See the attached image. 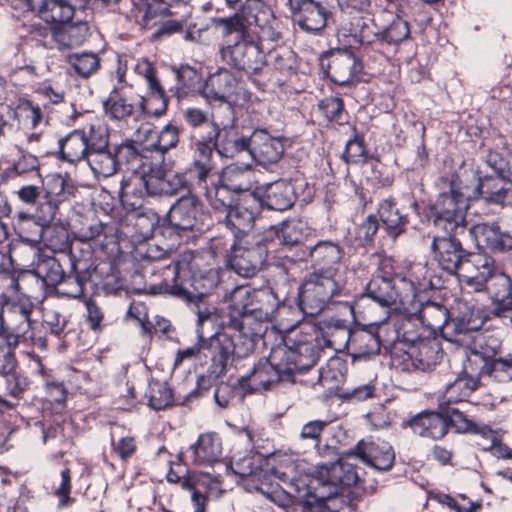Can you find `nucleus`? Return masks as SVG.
I'll return each mask as SVG.
<instances>
[{"label": "nucleus", "instance_id": "nucleus-38", "mask_svg": "<svg viewBox=\"0 0 512 512\" xmlns=\"http://www.w3.org/2000/svg\"><path fill=\"white\" fill-rule=\"evenodd\" d=\"M409 425L414 432L421 437L441 439L447 434V419L436 412L420 413L411 419Z\"/></svg>", "mask_w": 512, "mask_h": 512}, {"label": "nucleus", "instance_id": "nucleus-62", "mask_svg": "<svg viewBox=\"0 0 512 512\" xmlns=\"http://www.w3.org/2000/svg\"><path fill=\"white\" fill-rule=\"evenodd\" d=\"M179 97L188 94L200 83V75L190 66H181L177 71Z\"/></svg>", "mask_w": 512, "mask_h": 512}, {"label": "nucleus", "instance_id": "nucleus-64", "mask_svg": "<svg viewBox=\"0 0 512 512\" xmlns=\"http://www.w3.org/2000/svg\"><path fill=\"white\" fill-rule=\"evenodd\" d=\"M43 322L52 334L60 337L67 325V319L64 315L55 309H45Z\"/></svg>", "mask_w": 512, "mask_h": 512}, {"label": "nucleus", "instance_id": "nucleus-49", "mask_svg": "<svg viewBox=\"0 0 512 512\" xmlns=\"http://www.w3.org/2000/svg\"><path fill=\"white\" fill-rule=\"evenodd\" d=\"M477 382L468 376L457 377L449 383L444 392V398L448 403H458L466 400L476 389Z\"/></svg>", "mask_w": 512, "mask_h": 512}, {"label": "nucleus", "instance_id": "nucleus-2", "mask_svg": "<svg viewBox=\"0 0 512 512\" xmlns=\"http://www.w3.org/2000/svg\"><path fill=\"white\" fill-rule=\"evenodd\" d=\"M501 182L492 175L481 180L472 170L453 174L449 182V191L439 194L432 206L434 225L447 234L463 233L466 229L469 199L482 196L490 203L503 204L508 189L503 185L498 186Z\"/></svg>", "mask_w": 512, "mask_h": 512}, {"label": "nucleus", "instance_id": "nucleus-15", "mask_svg": "<svg viewBox=\"0 0 512 512\" xmlns=\"http://www.w3.org/2000/svg\"><path fill=\"white\" fill-rule=\"evenodd\" d=\"M347 457L356 456L366 465L378 471H388L395 461L392 446L385 441L361 440L354 449L346 453Z\"/></svg>", "mask_w": 512, "mask_h": 512}, {"label": "nucleus", "instance_id": "nucleus-26", "mask_svg": "<svg viewBox=\"0 0 512 512\" xmlns=\"http://www.w3.org/2000/svg\"><path fill=\"white\" fill-rule=\"evenodd\" d=\"M405 339L412 343L409 355L416 369L429 371L440 361L441 348L435 339H417L407 336Z\"/></svg>", "mask_w": 512, "mask_h": 512}, {"label": "nucleus", "instance_id": "nucleus-14", "mask_svg": "<svg viewBox=\"0 0 512 512\" xmlns=\"http://www.w3.org/2000/svg\"><path fill=\"white\" fill-rule=\"evenodd\" d=\"M261 208L262 202L256 194L249 193L244 195L225 214V224L236 238L248 235L254 227Z\"/></svg>", "mask_w": 512, "mask_h": 512}, {"label": "nucleus", "instance_id": "nucleus-8", "mask_svg": "<svg viewBox=\"0 0 512 512\" xmlns=\"http://www.w3.org/2000/svg\"><path fill=\"white\" fill-rule=\"evenodd\" d=\"M271 243L264 235H254L233 249L231 268L244 278L253 277L264 264Z\"/></svg>", "mask_w": 512, "mask_h": 512}, {"label": "nucleus", "instance_id": "nucleus-51", "mask_svg": "<svg viewBox=\"0 0 512 512\" xmlns=\"http://www.w3.org/2000/svg\"><path fill=\"white\" fill-rule=\"evenodd\" d=\"M343 157L349 164H363L369 166L372 170L378 167V163L376 161L368 160L363 139L358 136H355L347 142Z\"/></svg>", "mask_w": 512, "mask_h": 512}, {"label": "nucleus", "instance_id": "nucleus-32", "mask_svg": "<svg viewBox=\"0 0 512 512\" xmlns=\"http://www.w3.org/2000/svg\"><path fill=\"white\" fill-rule=\"evenodd\" d=\"M85 129H76L59 140L60 159L71 164L87 161L91 150Z\"/></svg>", "mask_w": 512, "mask_h": 512}, {"label": "nucleus", "instance_id": "nucleus-60", "mask_svg": "<svg viewBox=\"0 0 512 512\" xmlns=\"http://www.w3.org/2000/svg\"><path fill=\"white\" fill-rule=\"evenodd\" d=\"M217 25L222 28V34L226 37L236 33L239 39L246 38L248 25L242 15L235 14L228 18H220L217 20Z\"/></svg>", "mask_w": 512, "mask_h": 512}, {"label": "nucleus", "instance_id": "nucleus-63", "mask_svg": "<svg viewBox=\"0 0 512 512\" xmlns=\"http://www.w3.org/2000/svg\"><path fill=\"white\" fill-rule=\"evenodd\" d=\"M179 142V132L175 126L167 125L159 131L156 152L163 156L169 149L176 147Z\"/></svg>", "mask_w": 512, "mask_h": 512}, {"label": "nucleus", "instance_id": "nucleus-44", "mask_svg": "<svg viewBox=\"0 0 512 512\" xmlns=\"http://www.w3.org/2000/svg\"><path fill=\"white\" fill-rule=\"evenodd\" d=\"M140 105V116L145 114L148 116L159 117L165 113L168 100L165 90L162 86L148 90L146 96H141L138 100Z\"/></svg>", "mask_w": 512, "mask_h": 512}, {"label": "nucleus", "instance_id": "nucleus-11", "mask_svg": "<svg viewBox=\"0 0 512 512\" xmlns=\"http://www.w3.org/2000/svg\"><path fill=\"white\" fill-rule=\"evenodd\" d=\"M241 15L248 26L258 28L260 41L277 42L281 38V23L262 0H245Z\"/></svg>", "mask_w": 512, "mask_h": 512}, {"label": "nucleus", "instance_id": "nucleus-13", "mask_svg": "<svg viewBox=\"0 0 512 512\" xmlns=\"http://www.w3.org/2000/svg\"><path fill=\"white\" fill-rule=\"evenodd\" d=\"M478 245L493 252L512 250V219L501 217L494 222L479 223L471 229Z\"/></svg>", "mask_w": 512, "mask_h": 512}, {"label": "nucleus", "instance_id": "nucleus-6", "mask_svg": "<svg viewBox=\"0 0 512 512\" xmlns=\"http://www.w3.org/2000/svg\"><path fill=\"white\" fill-rule=\"evenodd\" d=\"M206 327L213 328L207 324L202 329V336L197 332L199 339L202 341L204 350H207L211 356L213 363L218 366V372L222 373L226 366L236 356L242 358L250 354L255 347L257 340L235 325L231 319L223 325L220 331L205 339Z\"/></svg>", "mask_w": 512, "mask_h": 512}, {"label": "nucleus", "instance_id": "nucleus-7", "mask_svg": "<svg viewBox=\"0 0 512 512\" xmlns=\"http://www.w3.org/2000/svg\"><path fill=\"white\" fill-rule=\"evenodd\" d=\"M349 292L338 275L332 270L309 273L299 289V307L304 314L315 316L329 304L342 303Z\"/></svg>", "mask_w": 512, "mask_h": 512}, {"label": "nucleus", "instance_id": "nucleus-42", "mask_svg": "<svg viewBox=\"0 0 512 512\" xmlns=\"http://www.w3.org/2000/svg\"><path fill=\"white\" fill-rule=\"evenodd\" d=\"M95 177H110L118 171L115 153L109 148L91 151L86 161Z\"/></svg>", "mask_w": 512, "mask_h": 512}, {"label": "nucleus", "instance_id": "nucleus-54", "mask_svg": "<svg viewBox=\"0 0 512 512\" xmlns=\"http://www.w3.org/2000/svg\"><path fill=\"white\" fill-rule=\"evenodd\" d=\"M16 338L8 336L0 330V374H10L16 364L13 348L17 345Z\"/></svg>", "mask_w": 512, "mask_h": 512}, {"label": "nucleus", "instance_id": "nucleus-17", "mask_svg": "<svg viewBox=\"0 0 512 512\" xmlns=\"http://www.w3.org/2000/svg\"><path fill=\"white\" fill-rule=\"evenodd\" d=\"M450 419L458 432L477 434L489 440L490 445L487 449H489L495 457L512 459V449L501 442L497 433L492 430L490 426L478 424L468 419L462 412L454 409L451 412Z\"/></svg>", "mask_w": 512, "mask_h": 512}, {"label": "nucleus", "instance_id": "nucleus-21", "mask_svg": "<svg viewBox=\"0 0 512 512\" xmlns=\"http://www.w3.org/2000/svg\"><path fill=\"white\" fill-rule=\"evenodd\" d=\"M284 153V145L279 138L266 130L257 129L250 135V157L261 165L278 162Z\"/></svg>", "mask_w": 512, "mask_h": 512}, {"label": "nucleus", "instance_id": "nucleus-50", "mask_svg": "<svg viewBox=\"0 0 512 512\" xmlns=\"http://www.w3.org/2000/svg\"><path fill=\"white\" fill-rule=\"evenodd\" d=\"M211 187H205L206 198L211 207L219 212L227 213L232 208L233 197L230 189L223 184L211 183Z\"/></svg>", "mask_w": 512, "mask_h": 512}, {"label": "nucleus", "instance_id": "nucleus-39", "mask_svg": "<svg viewBox=\"0 0 512 512\" xmlns=\"http://www.w3.org/2000/svg\"><path fill=\"white\" fill-rule=\"evenodd\" d=\"M32 312L31 305L16 304L13 305L9 313V328L12 333L8 336L16 338V341H32L34 336L31 331V319L30 315Z\"/></svg>", "mask_w": 512, "mask_h": 512}, {"label": "nucleus", "instance_id": "nucleus-53", "mask_svg": "<svg viewBox=\"0 0 512 512\" xmlns=\"http://www.w3.org/2000/svg\"><path fill=\"white\" fill-rule=\"evenodd\" d=\"M410 36L409 24L401 19H394L385 29L380 30V41L387 45L397 46Z\"/></svg>", "mask_w": 512, "mask_h": 512}, {"label": "nucleus", "instance_id": "nucleus-48", "mask_svg": "<svg viewBox=\"0 0 512 512\" xmlns=\"http://www.w3.org/2000/svg\"><path fill=\"white\" fill-rule=\"evenodd\" d=\"M67 62L75 73L83 78L90 77L100 68V59L97 54L92 52L69 54Z\"/></svg>", "mask_w": 512, "mask_h": 512}, {"label": "nucleus", "instance_id": "nucleus-31", "mask_svg": "<svg viewBox=\"0 0 512 512\" xmlns=\"http://www.w3.org/2000/svg\"><path fill=\"white\" fill-rule=\"evenodd\" d=\"M490 284L486 287L493 299L494 307L491 314L494 316H506V312L512 309V282L504 273H492Z\"/></svg>", "mask_w": 512, "mask_h": 512}, {"label": "nucleus", "instance_id": "nucleus-58", "mask_svg": "<svg viewBox=\"0 0 512 512\" xmlns=\"http://www.w3.org/2000/svg\"><path fill=\"white\" fill-rule=\"evenodd\" d=\"M319 110L328 121L342 124L344 121V104L338 97H327L319 102Z\"/></svg>", "mask_w": 512, "mask_h": 512}, {"label": "nucleus", "instance_id": "nucleus-12", "mask_svg": "<svg viewBox=\"0 0 512 512\" xmlns=\"http://www.w3.org/2000/svg\"><path fill=\"white\" fill-rule=\"evenodd\" d=\"M220 53L223 61L228 65L249 73L259 72L265 64V54L259 45L246 38L224 46Z\"/></svg>", "mask_w": 512, "mask_h": 512}, {"label": "nucleus", "instance_id": "nucleus-16", "mask_svg": "<svg viewBox=\"0 0 512 512\" xmlns=\"http://www.w3.org/2000/svg\"><path fill=\"white\" fill-rule=\"evenodd\" d=\"M495 271L494 259L486 254H468L457 273L460 282L466 283L475 291H482Z\"/></svg>", "mask_w": 512, "mask_h": 512}, {"label": "nucleus", "instance_id": "nucleus-52", "mask_svg": "<svg viewBox=\"0 0 512 512\" xmlns=\"http://www.w3.org/2000/svg\"><path fill=\"white\" fill-rule=\"evenodd\" d=\"M208 104L212 108L209 126L215 124L217 128L234 127L235 111L230 99Z\"/></svg>", "mask_w": 512, "mask_h": 512}, {"label": "nucleus", "instance_id": "nucleus-46", "mask_svg": "<svg viewBox=\"0 0 512 512\" xmlns=\"http://www.w3.org/2000/svg\"><path fill=\"white\" fill-rule=\"evenodd\" d=\"M480 374L496 383H508L512 381V359L496 358L485 361Z\"/></svg>", "mask_w": 512, "mask_h": 512}, {"label": "nucleus", "instance_id": "nucleus-28", "mask_svg": "<svg viewBox=\"0 0 512 512\" xmlns=\"http://www.w3.org/2000/svg\"><path fill=\"white\" fill-rule=\"evenodd\" d=\"M216 152L225 158H234L237 155L250 153V136L241 134L235 127L217 128Z\"/></svg>", "mask_w": 512, "mask_h": 512}, {"label": "nucleus", "instance_id": "nucleus-22", "mask_svg": "<svg viewBox=\"0 0 512 512\" xmlns=\"http://www.w3.org/2000/svg\"><path fill=\"white\" fill-rule=\"evenodd\" d=\"M255 194L261 200L262 206L275 211L288 210L296 201L293 185L285 180H278L258 188Z\"/></svg>", "mask_w": 512, "mask_h": 512}, {"label": "nucleus", "instance_id": "nucleus-36", "mask_svg": "<svg viewBox=\"0 0 512 512\" xmlns=\"http://www.w3.org/2000/svg\"><path fill=\"white\" fill-rule=\"evenodd\" d=\"M343 35L360 44L369 45L380 39V29L369 16H354L341 25Z\"/></svg>", "mask_w": 512, "mask_h": 512}, {"label": "nucleus", "instance_id": "nucleus-9", "mask_svg": "<svg viewBox=\"0 0 512 512\" xmlns=\"http://www.w3.org/2000/svg\"><path fill=\"white\" fill-rule=\"evenodd\" d=\"M280 358L277 354L273 359L271 354L268 360H260L249 374L238 380V383L242 388L254 392L268 390L279 382H294V378L285 369L284 362Z\"/></svg>", "mask_w": 512, "mask_h": 512}, {"label": "nucleus", "instance_id": "nucleus-30", "mask_svg": "<svg viewBox=\"0 0 512 512\" xmlns=\"http://www.w3.org/2000/svg\"><path fill=\"white\" fill-rule=\"evenodd\" d=\"M361 64L357 57L348 50L339 51L332 55L328 65V74L339 84L346 85L357 75Z\"/></svg>", "mask_w": 512, "mask_h": 512}, {"label": "nucleus", "instance_id": "nucleus-61", "mask_svg": "<svg viewBox=\"0 0 512 512\" xmlns=\"http://www.w3.org/2000/svg\"><path fill=\"white\" fill-rule=\"evenodd\" d=\"M379 229V222L375 215H369L355 231V237L359 245L365 246L373 242Z\"/></svg>", "mask_w": 512, "mask_h": 512}, {"label": "nucleus", "instance_id": "nucleus-37", "mask_svg": "<svg viewBox=\"0 0 512 512\" xmlns=\"http://www.w3.org/2000/svg\"><path fill=\"white\" fill-rule=\"evenodd\" d=\"M31 10L53 25L68 22L74 15L73 4L68 0H33Z\"/></svg>", "mask_w": 512, "mask_h": 512}, {"label": "nucleus", "instance_id": "nucleus-34", "mask_svg": "<svg viewBox=\"0 0 512 512\" xmlns=\"http://www.w3.org/2000/svg\"><path fill=\"white\" fill-rule=\"evenodd\" d=\"M150 194L154 196H172L185 188L186 180L182 174L173 171L151 169L148 173Z\"/></svg>", "mask_w": 512, "mask_h": 512}, {"label": "nucleus", "instance_id": "nucleus-47", "mask_svg": "<svg viewBox=\"0 0 512 512\" xmlns=\"http://www.w3.org/2000/svg\"><path fill=\"white\" fill-rule=\"evenodd\" d=\"M115 157L118 162V170L125 167L131 173H140L138 168L143 165V157L133 142H126L117 146Z\"/></svg>", "mask_w": 512, "mask_h": 512}, {"label": "nucleus", "instance_id": "nucleus-19", "mask_svg": "<svg viewBox=\"0 0 512 512\" xmlns=\"http://www.w3.org/2000/svg\"><path fill=\"white\" fill-rule=\"evenodd\" d=\"M431 247L438 265L449 274L457 275L468 254L456 235L435 237Z\"/></svg>", "mask_w": 512, "mask_h": 512}, {"label": "nucleus", "instance_id": "nucleus-33", "mask_svg": "<svg viewBox=\"0 0 512 512\" xmlns=\"http://www.w3.org/2000/svg\"><path fill=\"white\" fill-rule=\"evenodd\" d=\"M193 462L197 465H213L222 458V441L215 432L203 433L191 446Z\"/></svg>", "mask_w": 512, "mask_h": 512}, {"label": "nucleus", "instance_id": "nucleus-29", "mask_svg": "<svg viewBox=\"0 0 512 512\" xmlns=\"http://www.w3.org/2000/svg\"><path fill=\"white\" fill-rule=\"evenodd\" d=\"M329 11L318 1H308L304 6L292 12L293 20L309 33L321 31L327 24Z\"/></svg>", "mask_w": 512, "mask_h": 512}, {"label": "nucleus", "instance_id": "nucleus-27", "mask_svg": "<svg viewBox=\"0 0 512 512\" xmlns=\"http://www.w3.org/2000/svg\"><path fill=\"white\" fill-rule=\"evenodd\" d=\"M308 255L314 272L326 273V271L332 270L334 275H338L342 251L337 244L331 241H319L309 248Z\"/></svg>", "mask_w": 512, "mask_h": 512}, {"label": "nucleus", "instance_id": "nucleus-1", "mask_svg": "<svg viewBox=\"0 0 512 512\" xmlns=\"http://www.w3.org/2000/svg\"><path fill=\"white\" fill-rule=\"evenodd\" d=\"M282 475L290 480L300 499H295L278 484L257 490L277 506L286 509V512H305L306 506L320 507L340 494L343 487L352 486L359 480L356 466L343 458L318 466L315 476L290 477L286 472Z\"/></svg>", "mask_w": 512, "mask_h": 512}, {"label": "nucleus", "instance_id": "nucleus-57", "mask_svg": "<svg viewBox=\"0 0 512 512\" xmlns=\"http://www.w3.org/2000/svg\"><path fill=\"white\" fill-rule=\"evenodd\" d=\"M172 392L165 383L156 382L150 385L149 406L155 410H162L171 405Z\"/></svg>", "mask_w": 512, "mask_h": 512}, {"label": "nucleus", "instance_id": "nucleus-23", "mask_svg": "<svg viewBox=\"0 0 512 512\" xmlns=\"http://www.w3.org/2000/svg\"><path fill=\"white\" fill-rule=\"evenodd\" d=\"M150 194V183L146 171L131 173L121 181L120 199L124 207L136 210L143 206Z\"/></svg>", "mask_w": 512, "mask_h": 512}, {"label": "nucleus", "instance_id": "nucleus-43", "mask_svg": "<svg viewBox=\"0 0 512 512\" xmlns=\"http://www.w3.org/2000/svg\"><path fill=\"white\" fill-rule=\"evenodd\" d=\"M216 131V125H210L208 131H194L193 134V147L195 153L194 161L201 162H209L211 163V158L213 151H216V141L218 135Z\"/></svg>", "mask_w": 512, "mask_h": 512}, {"label": "nucleus", "instance_id": "nucleus-25", "mask_svg": "<svg viewBox=\"0 0 512 512\" xmlns=\"http://www.w3.org/2000/svg\"><path fill=\"white\" fill-rule=\"evenodd\" d=\"M87 32L88 26L82 22L70 23L68 21L53 25L49 28V33L54 45H51L50 42H45V45H49L51 48L55 47L60 51L77 47L84 42Z\"/></svg>", "mask_w": 512, "mask_h": 512}, {"label": "nucleus", "instance_id": "nucleus-5", "mask_svg": "<svg viewBox=\"0 0 512 512\" xmlns=\"http://www.w3.org/2000/svg\"><path fill=\"white\" fill-rule=\"evenodd\" d=\"M308 329L313 333H306L300 338H290L284 347L272 351V358L275 359L279 354L285 369L289 371L292 378H294L295 372H303L312 368L324 347L335 349L332 327H329L326 334L314 327H308Z\"/></svg>", "mask_w": 512, "mask_h": 512}, {"label": "nucleus", "instance_id": "nucleus-55", "mask_svg": "<svg viewBox=\"0 0 512 512\" xmlns=\"http://www.w3.org/2000/svg\"><path fill=\"white\" fill-rule=\"evenodd\" d=\"M86 135L91 151L109 148V129L104 122L96 120L90 123Z\"/></svg>", "mask_w": 512, "mask_h": 512}, {"label": "nucleus", "instance_id": "nucleus-59", "mask_svg": "<svg viewBox=\"0 0 512 512\" xmlns=\"http://www.w3.org/2000/svg\"><path fill=\"white\" fill-rule=\"evenodd\" d=\"M421 319L428 327L435 329L440 328L446 321V309L436 303H428L420 312Z\"/></svg>", "mask_w": 512, "mask_h": 512}, {"label": "nucleus", "instance_id": "nucleus-24", "mask_svg": "<svg viewBox=\"0 0 512 512\" xmlns=\"http://www.w3.org/2000/svg\"><path fill=\"white\" fill-rule=\"evenodd\" d=\"M238 79L227 69L220 68L211 74L201 90L208 103L230 99L237 90Z\"/></svg>", "mask_w": 512, "mask_h": 512}, {"label": "nucleus", "instance_id": "nucleus-41", "mask_svg": "<svg viewBox=\"0 0 512 512\" xmlns=\"http://www.w3.org/2000/svg\"><path fill=\"white\" fill-rule=\"evenodd\" d=\"M37 256V264L34 268V274L40 278L47 286H57L65 278L64 270L57 259L50 256H43L38 251H33Z\"/></svg>", "mask_w": 512, "mask_h": 512}, {"label": "nucleus", "instance_id": "nucleus-45", "mask_svg": "<svg viewBox=\"0 0 512 512\" xmlns=\"http://www.w3.org/2000/svg\"><path fill=\"white\" fill-rule=\"evenodd\" d=\"M378 214L389 233L394 237L401 233L402 227L407 222L406 216L400 213L391 199H385L380 203Z\"/></svg>", "mask_w": 512, "mask_h": 512}, {"label": "nucleus", "instance_id": "nucleus-4", "mask_svg": "<svg viewBox=\"0 0 512 512\" xmlns=\"http://www.w3.org/2000/svg\"><path fill=\"white\" fill-rule=\"evenodd\" d=\"M230 299L234 313L230 319L258 341L278 306L275 295L269 290L252 291L249 287L238 286L231 292Z\"/></svg>", "mask_w": 512, "mask_h": 512}, {"label": "nucleus", "instance_id": "nucleus-56", "mask_svg": "<svg viewBox=\"0 0 512 512\" xmlns=\"http://www.w3.org/2000/svg\"><path fill=\"white\" fill-rule=\"evenodd\" d=\"M409 280L415 293H420L428 289L436 288V285L433 283L429 275L428 268L421 263H417L411 266L409 271Z\"/></svg>", "mask_w": 512, "mask_h": 512}, {"label": "nucleus", "instance_id": "nucleus-35", "mask_svg": "<svg viewBox=\"0 0 512 512\" xmlns=\"http://www.w3.org/2000/svg\"><path fill=\"white\" fill-rule=\"evenodd\" d=\"M310 234L308 223L302 219L283 221L280 226H271L264 234L267 241L271 242L273 236L277 237L281 244L294 246L301 243Z\"/></svg>", "mask_w": 512, "mask_h": 512}, {"label": "nucleus", "instance_id": "nucleus-40", "mask_svg": "<svg viewBox=\"0 0 512 512\" xmlns=\"http://www.w3.org/2000/svg\"><path fill=\"white\" fill-rule=\"evenodd\" d=\"M366 295L382 307H390L397 301V292L392 280L380 275L374 276L367 283Z\"/></svg>", "mask_w": 512, "mask_h": 512}, {"label": "nucleus", "instance_id": "nucleus-3", "mask_svg": "<svg viewBox=\"0 0 512 512\" xmlns=\"http://www.w3.org/2000/svg\"><path fill=\"white\" fill-rule=\"evenodd\" d=\"M163 275V280L151 287L152 292L170 294L191 305L198 318L197 332L202 336L205 325L213 326L218 321L216 308L206 302V297L214 287V280L207 276L186 279V269L180 262L165 266Z\"/></svg>", "mask_w": 512, "mask_h": 512}, {"label": "nucleus", "instance_id": "nucleus-20", "mask_svg": "<svg viewBox=\"0 0 512 512\" xmlns=\"http://www.w3.org/2000/svg\"><path fill=\"white\" fill-rule=\"evenodd\" d=\"M335 340V350L348 343L353 347L358 356L375 355L380 351L379 337L367 330L351 333L342 322L332 327Z\"/></svg>", "mask_w": 512, "mask_h": 512}, {"label": "nucleus", "instance_id": "nucleus-10", "mask_svg": "<svg viewBox=\"0 0 512 512\" xmlns=\"http://www.w3.org/2000/svg\"><path fill=\"white\" fill-rule=\"evenodd\" d=\"M116 78L117 83L103 101L105 113L114 120H138L141 117L140 105L138 100L133 99L132 87L125 80V72L118 69Z\"/></svg>", "mask_w": 512, "mask_h": 512}, {"label": "nucleus", "instance_id": "nucleus-18", "mask_svg": "<svg viewBox=\"0 0 512 512\" xmlns=\"http://www.w3.org/2000/svg\"><path fill=\"white\" fill-rule=\"evenodd\" d=\"M167 218L171 229H200L203 218L201 204L193 195L183 196L170 208Z\"/></svg>", "mask_w": 512, "mask_h": 512}]
</instances>
